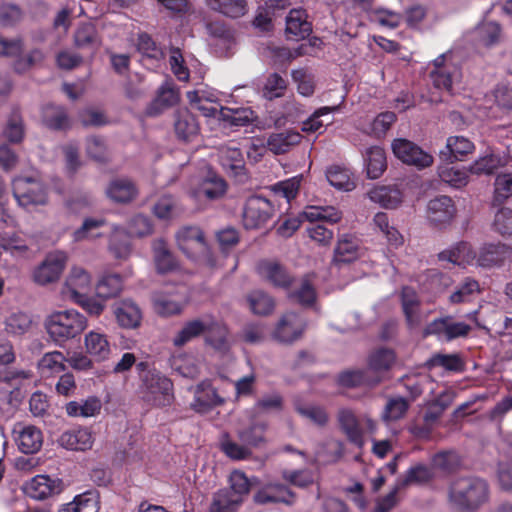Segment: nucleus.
Instances as JSON below:
<instances>
[{"label":"nucleus","instance_id":"79ce46f5","mask_svg":"<svg viewBox=\"0 0 512 512\" xmlns=\"http://www.w3.org/2000/svg\"><path fill=\"white\" fill-rule=\"evenodd\" d=\"M102 403L97 397H88L86 400L78 402L71 401L66 404L65 410L71 417H94L101 411Z\"/></svg>","mask_w":512,"mask_h":512},{"label":"nucleus","instance_id":"49530a36","mask_svg":"<svg viewBox=\"0 0 512 512\" xmlns=\"http://www.w3.org/2000/svg\"><path fill=\"white\" fill-rule=\"evenodd\" d=\"M425 367L429 370L435 367H442L447 371L462 372L464 371L465 363L461 356L457 353L442 354L437 353L432 355L426 362Z\"/></svg>","mask_w":512,"mask_h":512},{"label":"nucleus","instance_id":"58836bf2","mask_svg":"<svg viewBox=\"0 0 512 512\" xmlns=\"http://www.w3.org/2000/svg\"><path fill=\"white\" fill-rule=\"evenodd\" d=\"M373 202L387 209L397 208L403 200V193L397 186H379L369 192Z\"/></svg>","mask_w":512,"mask_h":512},{"label":"nucleus","instance_id":"20e7f679","mask_svg":"<svg viewBox=\"0 0 512 512\" xmlns=\"http://www.w3.org/2000/svg\"><path fill=\"white\" fill-rule=\"evenodd\" d=\"M12 193L19 206L26 209L44 205L48 199L47 187L38 175L13 178Z\"/></svg>","mask_w":512,"mask_h":512},{"label":"nucleus","instance_id":"bb28decb","mask_svg":"<svg viewBox=\"0 0 512 512\" xmlns=\"http://www.w3.org/2000/svg\"><path fill=\"white\" fill-rule=\"evenodd\" d=\"M42 123L53 131H65L71 127L66 108L54 104H47L42 108Z\"/></svg>","mask_w":512,"mask_h":512},{"label":"nucleus","instance_id":"4c0bfd02","mask_svg":"<svg viewBox=\"0 0 512 512\" xmlns=\"http://www.w3.org/2000/svg\"><path fill=\"white\" fill-rule=\"evenodd\" d=\"M210 323V315L187 322L173 339L175 346H183L206 332Z\"/></svg>","mask_w":512,"mask_h":512},{"label":"nucleus","instance_id":"f03ea898","mask_svg":"<svg viewBox=\"0 0 512 512\" xmlns=\"http://www.w3.org/2000/svg\"><path fill=\"white\" fill-rule=\"evenodd\" d=\"M87 318L74 309L54 311L46 316L44 328L51 341L63 347L87 328Z\"/></svg>","mask_w":512,"mask_h":512},{"label":"nucleus","instance_id":"603ef678","mask_svg":"<svg viewBox=\"0 0 512 512\" xmlns=\"http://www.w3.org/2000/svg\"><path fill=\"white\" fill-rule=\"evenodd\" d=\"M220 449L228 458L235 461L246 460L252 456V450L246 444L237 443L227 433L220 439Z\"/></svg>","mask_w":512,"mask_h":512},{"label":"nucleus","instance_id":"0eeeda50","mask_svg":"<svg viewBox=\"0 0 512 512\" xmlns=\"http://www.w3.org/2000/svg\"><path fill=\"white\" fill-rule=\"evenodd\" d=\"M116 226L110 237L109 248L118 259H126L131 252L130 239L132 237L144 238L153 233L152 226Z\"/></svg>","mask_w":512,"mask_h":512},{"label":"nucleus","instance_id":"a878e982","mask_svg":"<svg viewBox=\"0 0 512 512\" xmlns=\"http://www.w3.org/2000/svg\"><path fill=\"white\" fill-rule=\"evenodd\" d=\"M294 500V493L281 484L267 485L254 495V501L258 504L285 503L291 505Z\"/></svg>","mask_w":512,"mask_h":512},{"label":"nucleus","instance_id":"de8ad7c7","mask_svg":"<svg viewBox=\"0 0 512 512\" xmlns=\"http://www.w3.org/2000/svg\"><path fill=\"white\" fill-rule=\"evenodd\" d=\"M339 106H324L313 112V114L302 123V131L306 133H323L325 126L333 122L332 119L322 120L321 117L327 116L332 112L338 111Z\"/></svg>","mask_w":512,"mask_h":512},{"label":"nucleus","instance_id":"9b49d317","mask_svg":"<svg viewBox=\"0 0 512 512\" xmlns=\"http://www.w3.org/2000/svg\"><path fill=\"white\" fill-rule=\"evenodd\" d=\"M92 287L90 274L82 267L74 266L66 277L62 294L71 301L82 299Z\"/></svg>","mask_w":512,"mask_h":512},{"label":"nucleus","instance_id":"c85d7f7f","mask_svg":"<svg viewBox=\"0 0 512 512\" xmlns=\"http://www.w3.org/2000/svg\"><path fill=\"white\" fill-rule=\"evenodd\" d=\"M153 254L158 273L167 274L179 271V263L163 239H158L153 243Z\"/></svg>","mask_w":512,"mask_h":512},{"label":"nucleus","instance_id":"f257e3e1","mask_svg":"<svg viewBox=\"0 0 512 512\" xmlns=\"http://www.w3.org/2000/svg\"><path fill=\"white\" fill-rule=\"evenodd\" d=\"M488 498V484L479 477H458L450 483L448 488V502L458 511H476L488 501Z\"/></svg>","mask_w":512,"mask_h":512},{"label":"nucleus","instance_id":"37998d69","mask_svg":"<svg viewBox=\"0 0 512 512\" xmlns=\"http://www.w3.org/2000/svg\"><path fill=\"white\" fill-rule=\"evenodd\" d=\"M85 347L87 352L97 360L107 359L111 352L107 336L96 331L86 334Z\"/></svg>","mask_w":512,"mask_h":512},{"label":"nucleus","instance_id":"72a5a7b5","mask_svg":"<svg viewBox=\"0 0 512 512\" xmlns=\"http://www.w3.org/2000/svg\"><path fill=\"white\" fill-rule=\"evenodd\" d=\"M359 256V244L355 237L344 235L335 248L333 265L340 266L356 260Z\"/></svg>","mask_w":512,"mask_h":512},{"label":"nucleus","instance_id":"680f3d73","mask_svg":"<svg viewBox=\"0 0 512 512\" xmlns=\"http://www.w3.org/2000/svg\"><path fill=\"white\" fill-rule=\"evenodd\" d=\"M456 72L457 68L455 66L440 67L438 69H432L430 71L429 77L434 88L446 92H451Z\"/></svg>","mask_w":512,"mask_h":512},{"label":"nucleus","instance_id":"e2e57ef3","mask_svg":"<svg viewBox=\"0 0 512 512\" xmlns=\"http://www.w3.org/2000/svg\"><path fill=\"white\" fill-rule=\"evenodd\" d=\"M137 50L147 60L160 61L165 57L163 49L147 33L139 34Z\"/></svg>","mask_w":512,"mask_h":512},{"label":"nucleus","instance_id":"e433bc0d","mask_svg":"<svg viewBox=\"0 0 512 512\" xmlns=\"http://www.w3.org/2000/svg\"><path fill=\"white\" fill-rule=\"evenodd\" d=\"M367 177L379 178L387 168L386 154L382 147L371 146L364 155Z\"/></svg>","mask_w":512,"mask_h":512},{"label":"nucleus","instance_id":"0e129e2a","mask_svg":"<svg viewBox=\"0 0 512 512\" xmlns=\"http://www.w3.org/2000/svg\"><path fill=\"white\" fill-rule=\"evenodd\" d=\"M295 409L299 415L305 419H308L315 425L322 427L325 426L329 421L328 413L321 406L297 403L295 405Z\"/></svg>","mask_w":512,"mask_h":512},{"label":"nucleus","instance_id":"7ed1b4c3","mask_svg":"<svg viewBox=\"0 0 512 512\" xmlns=\"http://www.w3.org/2000/svg\"><path fill=\"white\" fill-rule=\"evenodd\" d=\"M141 380L140 392L143 399L155 406L169 405L173 384L169 378L156 369H149L146 362L136 364Z\"/></svg>","mask_w":512,"mask_h":512},{"label":"nucleus","instance_id":"052dcab7","mask_svg":"<svg viewBox=\"0 0 512 512\" xmlns=\"http://www.w3.org/2000/svg\"><path fill=\"white\" fill-rule=\"evenodd\" d=\"M183 212L182 208L171 196L160 198L153 207L154 215L160 220H174Z\"/></svg>","mask_w":512,"mask_h":512},{"label":"nucleus","instance_id":"09e8293b","mask_svg":"<svg viewBox=\"0 0 512 512\" xmlns=\"http://www.w3.org/2000/svg\"><path fill=\"white\" fill-rule=\"evenodd\" d=\"M33 325L31 314L23 311L11 313L5 319V330L8 334L20 336L29 332Z\"/></svg>","mask_w":512,"mask_h":512},{"label":"nucleus","instance_id":"7c9ffc66","mask_svg":"<svg viewBox=\"0 0 512 512\" xmlns=\"http://www.w3.org/2000/svg\"><path fill=\"white\" fill-rule=\"evenodd\" d=\"M341 220V212L333 206H308L299 215V224L303 221L310 223L314 222H328L336 224Z\"/></svg>","mask_w":512,"mask_h":512},{"label":"nucleus","instance_id":"473e14b6","mask_svg":"<svg viewBox=\"0 0 512 512\" xmlns=\"http://www.w3.org/2000/svg\"><path fill=\"white\" fill-rule=\"evenodd\" d=\"M301 140L302 135L299 132L286 130L271 134L267 140V147L274 154H284L299 144Z\"/></svg>","mask_w":512,"mask_h":512},{"label":"nucleus","instance_id":"864d4df0","mask_svg":"<svg viewBox=\"0 0 512 512\" xmlns=\"http://www.w3.org/2000/svg\"><path fill=\"white\" fill-rule=\"evenodd\" d=\"M326 178L333 187L339 190L351 191L356 186L351 178L350 170L339 165L329 167L326 171Z\"/></svg>","mask_w":512,"mask_h":512},{"label":"nucleus","instance_id":"2f4dec72","mask_svg":"<svg viewBox=\"0 0 512 512\" xmlns=\"http://www.w3.org/2000/svg\"><path fill=\"white\" fill-rule=\"evenodd\" d=\"M206 341L216 350L226 352L229 350L231 341L226 325L214 319L210 315L209 327L206 330Z\"/></svg>","mask_w":512,"mask_h":512},{"label":"nucleus","instance_id":"39448f33","mask_svg":"<svg viewBox=\"0 0 512 512\" xmlns=\"http://www.w3.org/2000/svg\"><path fill=\"white\" fill-rule=\"evenodd\" d=\"M471 330L472 327L466 322L457 321L453 316L446 315L428 323L423 330V336H435L439 341L451 342L467 337Z\"/></svg>","mask_w":512,"mask_h":512},{"label":"nucleus","instance_id":"6e6552de","mask_svg":"<svg viewBox=\"0 0 512 512\" xmlns=\"http://www.w3.org/2000/svg\"><path fill=\"white\" fill-rule=\"evenodd\" d=\"M392 151L399 160L418 169L429 167L433 163V156L423 151L418 145L407 139H395Z\"/></svg>","mask_w":512,"mask_h":512},{"label":"nucleus","instance_id":"13d9d810","mask_svg":"<svg viewBox=\"0 0 512 512\" xmlns=\"http://www.w3.org/2000/svg\"><path fill=\"white\" fill-rule=\"evenodd\" d=\"M251 311L256 315L266 316L275 308L274 299L263 291L251 292L247 297Z\"/></svg>","mask_w":512,"mask_h":512},{"label":"nucleus","instance_id":"9d476101","mask_svg":"<svg viewBox=\"0 0 512 512\" xmlns=\"http://www.w3.org/2000/svg\"><path fill=\"white\" fill-rule=\"evenodd\" d=\"M305 329V320L294 312H288L278 321L271 336L279 343L290 344L298 340Z\"/></svg>","mask_w":512,"mask_h":512},{"label":"nucleus","instance_id":"a18cd8bd","mask_svg":"<svg viewBox=\"0 0 512 512\" xmlns=\"http://www.w3.org/2000/svg\"><path fill=\"white\" fill-rule=\"evenodd\" d=\"M243 501L230 489H220L214 496L209 512H235Z\"/></svg>","mask_w":512,"mask_h":512},{"label":"nucleus","instance_id":"6ab92c4d","mask_svg":"<svg viewBox=\"0 0 512 512\" xmlns=\"http://www.w3.org/2000/svg\"><path fill=\"white\" fill-rule=\"evenodd\" d=\"M512 254V249L504 244H485L476 257L477 264L483 268L502 266Z\"/></svg>","mask_w":512,"mask_h":512},{"label":"nucleus","instance_id":"ddd939ff","mask_svg":"<svg viewBox=\"0 0 512 512\" xmlns=\"http://www.w3.org/2000/svg\"><path fill=\"white\" fill-rule=\"evenodd\" d=\"M12 433L16 445L22 453L34 454L41 449L43 435L39 428L33 425L17 423Z\"/></svg>","mask_w":512,"mask_h":512},{"label":"nucleus","instance_id":"69168bd1","mask_svg":"<svg viewBox=\"0 0 512 512\" xmlns=\"http://www.w3.org/2000/svg\"><path fill=\"white\" fill-rule=\"evenodd\" d=\"M226 190V181L223 178L213 176L203 181L199 193L209 200H216L221 198Z\"/></svg>","mask_w":512,"mask_h":512},{"label":"nucleus","instance_id":"5701e85b","mask_svg":"<svg viewBox=\"0 0 512 512\" xmlns=\"http://www.w3.org/2000/svg\"><path fill=\"white\" fill-rule=\"evenodd\" d=\"M113 313L117 323L126 329L137 328L142 320L141 309L131 300H122L115 303Z\"/></svg>","mask_w":512,"mask_h":512},{"label":"nucleus","instance_id":"f8f14e48","mask_svg":"<svg viewBox=\"0 0 512 512\" xmlns=\"http://www.w3.org/2000/svg\"><path fill=\"white\" fill-rule=\"evenodd\" d=\"M219 162L229 177L243 183L247 180V170L243 153L237 147H224L219 152Z\"/></svg>","mask_w":512,"mask_h":512},{"label":"nucleus","instance_id":"4468645a","mask_svg":"<svg viewBox=\"0 0 512 512\" xmlns=\"http://www.w3.org/2000/svg\"><path fill=\"white\" fill-rule=\"evenodd\" d=\"M63 483L58 478H51L48 475H36L28 481L24 487V493L35 500H44L62 491Z\"/></svg>","mask_w":512,"mask_h":512},{"label":"nucleus","instance_id":"412c9836","mask_svg":"<svg viewBox=\"0 0 512 512\" xmlns=\"http://www.w3.org/2000/svg\"><path fill=\"white\" fill-rule=\"evenodd\" d=\"M224 402L225 399L217 393L210 380H203L196 386L192 407L197 412L205 413Z\"/></svg>","mask_w":512,"mask_h":512},{"label":"nucleus","instance_id":"423d86ee","mask_svg":"<svg viewBox=\"0 0 512 512\" xmlns=\"http://www.w3.org/2000/svg\"><path fill=\"white\" fill-rule=\"evenodd\" d=\"M179 248L195 260L210 263V253L199 226H183L176 234Z\"/></svg>","mask_w":512,"mask_h":512},{"label":"nucleus","instance_id":"b1692460","mask_svg":"<svg viewBox=\"0 0 512 512\" xmlns=\"http://www.w3.org/2000/svg\"><path fill=\"white\" fill-rule=\"evenodd\" d=\"M58 441L65 449L85 451L92 447L94 437L89 429L76 428L63 432Z\"/></svg>","mask_w":512,"mask_h":512},{"label":"nucleus","instance_id":"a19ab883","mask_svg":"<svg viewBox=\"0 0 512 512\" xmlns=\"http://www.w3.org/2000/svg\"><path fill=\"white\" fill-rule=\"evenodd\" d=\"M209 9L230 18H239L247 13V0H205Z\"/></svg>","mask_w":512,"mask_h":512},{"label":"nucleus","instance_id":"a211bd4d","mask_svg":"<svg viewBox=\"0 0 512 512\" xmlns=\"http://www.w3.org/2000/svg\"><path fill=\"white\" fill-rule=\"evenodd\" d=\"M312 33V23L308 21L306 10L291 9L286 17L285 35L288 40H302Z\"/></svg>","mask_w":512,"mask_h":512},{"label":"nucleus","instance_id":"5fc2aeb1","mask_svg":"<svg viewBox=\"0 0 512 512\" xmlns=\"http://www.w3.org/2000/svg\"><path fill=\"white\" fill-rule=\"evenodd\" d=\"M266 424L255 423L237 432L238 439L248 448H258L265 443Z\"/></svg>","mask_w":512,"mask_h":512},{"label":"nucleus","instance_id":"c9c22d12","mask_svg":"<svg viewBox=\"0 0 512 512\" xmlns=\"http://www.w3.org/2000/svg\"><path fill=\"white\" fill-rule=\"evenodd\" d=\"M259 275L271 282L275 286L287 287L291 283V278L285 269L277 262L268 260L260 261L257 265Z\"/></svg>","mask_w":512,"mask_h":512},{"label":"nucleus","instance_id":"cd10ccee","mask_svg":"<svg viewBox=\"0 0 512 512\" xmlns=\"http://www.w3.org/2000/svg\"><path fill=\"white\" fill-rule=\"evenodd\" d=\"M179 100L177 91L168 84L159 87L156 97L147 106L145 114L149 117L160 115L165 109L175 105Z\"/></svg>","mask_w":512,"mask_h":512},{"label":"nucleus","instance_id":"ea45409f","mask_svg":"<svg viewBox=\"0 0 512 512\" xmlns=\"http://www.w3.org/2000/svg\"><path fill=\"white\" fill-rule=\"evenodd\" d=\"M66 357L61 351L45 353L38 361V370L44 377L56 376L66 369Z\"/></svg>","mask_w":512,"mask_h":512},{"label":"nucleus","instance_id":"2eb2a0df","mask_svg":"<svg viewBox=\"0 0 512 512\" xmlns=\"http://www.w3.org/2000/svg\"><path fill=\"white\" fill-rule=\"evenodd\" d=\"M337 421L348 441L356 447L362 448L365 444V431L361 426V418L357 417L353 410L341 408L337 413Z\"/></svg>","mask_w":512,"mask_h":512},{"label":"nucleus","instance_id":"4d7b16f0","mask_svg":"<svg viewBox=\"0 0 512 512\" xmlns=\"http://www.w3.org/2000/svg\"><path fill=\"white\" fill-rule=\"evenodd\" d=\"M170 366L180 375L187 378H195L199 374V368L193 356L187 354H174L169 359Z\"/></svg>","mask_w":512,"mask_h":512},{"label":"nucleus","instance_id":"3c124183","mask_svg":"<svg viewBox=\"0 0 512 512\" xmlns=\"http://www.w3.org/2000/svg\"><path fill=\"white\" fill-rule=\"evenodd\" d=\"M123 288L122 277L118 274H107L101 277L96 284L97 297L107 300L116 297Z\"/></svg>","mask_w":512,"mask_h":512},{"label":"nucleus","instance_id":"c756f323","mask_svg":"<svg viewBox=\"0 0 512 512\" xmlns=\"http://www.w3.org/2000/svg\"><path fill=\"white\" fill-rule=\"evenodd\" d=\"M396 362V354L389 348H378L368 358V369L373 376H379L389 371Z\"/></svg>","mask_w":512,"mask_h":512},{"label":"nucleus","instance_id":"774afa93","mask_svg":"<svg viewBox=\"0 0 512 512\" xmlns=\"http://www.w3.org/2000/svg\"><path fill=\"white\" fill-rule=\"evenodd\" d=\"M512 196V172L500 173L494 182V202L504 203Z\"/></svg>","mask_w":512,"mask_h":512},{"label":"nucleus","instance_id":"1a4fd4ad","mask_svg":"<svg viewBox=\"0 0 512 512\" xmlns=\"http://www.w3.org/2000/svg\"><path fill=\"white\" fill-rule=\"evenodd\" d=\"M67 262V255L63 251H54L46 255L45 259L33 271V280L39 285L55 282L62 274Z\"/></svg>","mask_w":512,"mask_h":512},{"label":"nucleus","instance_id":"c03bdc74","mask_svg":"<svg viewBox=\"0 0 512 512\" xmlns=\"http://www.w3.org/2000/svg\"><path fill=\"white\" fill-rule=\"evenodd\" d=\"M381 381L379 376H373L367 370H349L339 375V383L344 387L374 386Z\"/></svg>","mask_w":512,"mask_h":512},{"label":"nucleus","instance_id":"8fccbe9b","mask_svg":"<svg viewBox=\"0 0 512 512\" xmlns=\"http://www.w3.org/2000/svg\"><path fill=\"white\" fill-rule=\"evenodd\" d=\"M254 112L251 108H229L221 107L220 119L230 126L244 127L251 124L254 120Z\"/></svg>","mask_w":512,"mask_h":512},{"label":"nucleus","instance_id":"393cba45","mask_svg":"<svg viewBox=\"0 0 512 512\" xmlns=\"http://www.w3.org/2000/svg\"><path fill=\"white\" fill-rule=\"evenodd\" d=\"M447 151L440 152V158L448 163L462 161L465 156L475 150L472 141L464 136H450L446 142Z\"/></svg>","mask_w":512,"mask_h":512},{"label":"nucleus","instance_id":"338daca9","mask_svg":"<svg viewBox=\"0 0 512 512\" xmlns=\"http://www.w3.org/2000/svg\"><path fill=\"white\" fill-rule=\"evenodd\" d=\"M74 41L78 48L95 49L98 46V34L94 25L88 23L79 26Z\"/></svg>","mask_w":512,"mask_h":512},{"label":"nucleus","instance_id":"aec40b11","mask_svg":"<svg viewBox=\"0 0 512 512\" xmlns=\"http://www.w3.org/2000/svg\"><path fill=\"white\" fill-rule=\"evenodd\" d=\"M199 130L195 115L187 108L178 109L174 113V131L178 140L191 142L198 136Z\"/></svg>","mask_w":512,"mask_h":512},{"label":"nucleus","instance_id":"dca6fc26","mask_svg":"<svg viewBox=\"0 0 512 512\" xmlns=\"http://www.w3.org/2000/svg\"><path fill=\"white\" fill-rule=\"evenodd\" d=\"M186 302V287L183 285L178 286L173 294L169 291H164L154 296L155 311L162 316L179 314Z\"/></svg>","mask_w":512,"mask_h":512},{"label":"nucleus","instance_id":"f3484780","mask_svg":"<svg viewBox=\"0 0 512 512\" xmlns=\"http://www.w3.org/2000/svg\"><path fill=\"white\" fill-rule=\"evenodd\" d=\"M274 213V206L272 203L261 196H251L247 199L243 217L245 224H264Z\"/></svg>","mask_w":512,"mask_h":512},{"label":"nucleus","instance_id":"6e6d98bb","mask_svg":"<svg viewBox=\"0 0 512 512\" xmlns=\"http://www.w3.org/2000/svg\"><path fill=\"white\" fill-rule=\"evenodd\" d=\"M3 137L11 144H19L23 141L25 130L22 117L18 110H14L2 131Z\"/></svg>","mask_w":512,"mask_h":512},{"label":"nucleus","instance_id":"bf43d9fd","mask_svg":"<svg viewBox=\"0 0 512 512\" xmlns=\"http://www.w3.org/2000/svg\"><path fill=\"white\" fill-rule=\"evenodd\" d=\"M469 169H460L441 165L438 167V176L441 181L449 184L454 188H462L467 185L469 180Z\"/></svg>","mask_w":512,"mask_h":512},{"label":"nucleus","instance_id":"4be33fe9","mask_svg":"<svg viewBox=\"0 0 512 512\" xmlns=\"http://www.w3.org/2000/svg\"><path fill=\"white\" fill-rule=\"evenodd\" d=\"M427 214L431 224H447L456 214L454 201L446 195L435 197L428 202Z\"/></svg>","mask_w":512,"mask_h":512},{"label":"nucleus","instance_id":"f704fd0d","mask_svg":"<svg viewBox=\"0 0 512 512\" xmlns=\"http://www.w3.org/2000/svg\"><path fill=\"white\" fill-rule=\"evenodd\" d=\"M106 193L114 202L129 203L136 198L138 189L131 180L124 178L111 181Z\"/></svg>","mask_w":512,"mask_h":512}]
</instances>
